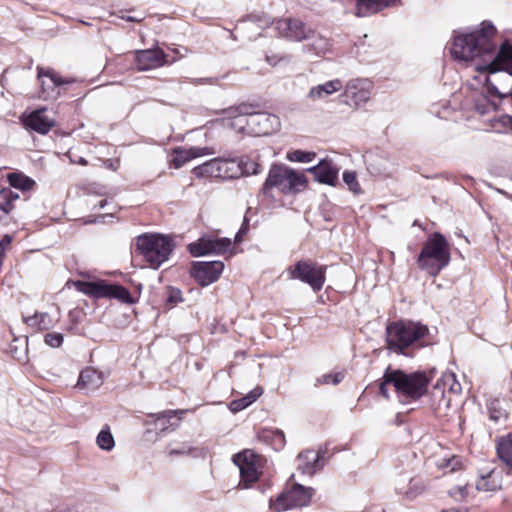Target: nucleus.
<instances>
[{
  "label": "nucleus",
  "instance_id": "f257e3e1",
  "mask_svg": "<svg viewBox=\"0 0 512 512\" xmlns=\"http://www.w3.org/2000/svg\"><path fill=\"white\" fill-rule=\"evenodd\" d=\"M495 35L496 29L489 22L471 32H458L453 37L451 54L459 62H475L480 72L504 71L512 76V45L505 41L497 50Z\"/></svg>",
  "mask_w": 512,
  "mask_h": 512
},
{
  "label": "nucleus",
  "instance_id": "f03ea898",
  "mask_svg": "<svg viewBox=\"0 0 512 512\" xmlns=\"http://www.w3.org/2000/svg\"><path fill=\"white\" fill-rule=\"evenodd\" d=\"M433 372L432 370L429 374L422 371L405 373L402 370L388 367L383 375V381L379 385V392L383 397L389 398L388 385H392L398 401L402 404H411L427 392Z\"/></svg>",
  "mask_w": 512,
  "mask_h": 512
},
{
  "label": "nucleus",
  "instance_id": "7ed1b4c3",
  "mask_svg": "<svg viewBox=\"0 0 512 512\" xmlns=\"http://www.w3.org/2000/svg\"><path fill=\"white\" fill-rule=\"evenodd\" d=\"M429 334L426 325L413 321H395L386 326L387 348L397 354L405 355V350Z\"/></svg>",
  "mask_w": 512,
  "mask_h": 512
},
{
  "label": "nucleus",
  "instance_id": "20e7f679",
  "mask_svg": "<svg viewBox=\"0 0 512 512\" xmlns=\"http://www.w3.org/2000/svg\"><path fill=\"white\" fill-rule=\"evenodd\" d=\"M451 260L450 246L446 238L439 232L433 233L424 243L417 262L420 269L431 276H437Z\"/></svg>",
  "mask_w": 512,
  "mask_h": 512
},
{
  "label": "nucleus",
  "instance_id": "39448f33",
  "mask_svg": "<svg viewBox=\"0 0 512 512\" xmlns=\"http://www.w3.org/2000/svg\"><path fill=\"white\" fill-rule=\"evenodd\" d=\"M307 178L302 172H298L285 165L273 164L263 184L262 192L269 196L273 189L282 194H296L304 190Z\"/></svg>",
  "mask_w": 512,
  "mask_h": 512
},
{
  "label": "nucleus",
  "instance_id": "423d86ee",
  "mask_svg": "<svg viewBox=\"0 0 512 512\" xmlns=\"http://www.w3.org/2000/svg\"><path fill=\"white\" fill-rule=\"evenodd\" d=\"M136 246L144 260L154 269L167 261L172 252L171 239L158 234L138 236Z\"/></svg>",
  "mask_w": 512,
  "mask_h": 512
},
{
  "label": "nucleus",
  "instance_id": "0eeeda50",
  "mask_svg": "<svg viewBox=\"0 0 512 512\" xmlns=\"http://www.w3.org/2000/svg\"><path fill=\"white\" fill-rule=\"evenodd\" d=\"M462 386L454 373H445L437 380L431 391V407L436 412L447 411L452 406L453 398H459Z\"/></svg>",
  "mask_w": 512,
  "mask_h": 512
},
{
  "label": "nucleus",
  "instance_id": "6e6552de",
  "mask_svg": "<svg viewBox=\"0 0 512 512\" xmlns=\"http://www.w3.org/2000/svg\"><path fill=\"white\" fill-rule=\"evenodd\" d=\"M315 490L294 483L290 488L283 491L275 500L270 499L269 508L273 512H283L289 509L307 506Z\"/></svg>",
  "mask_w": 512,
  "mask_h": 512
},
{
  "label": "nucleus",
  "instance_id": "1a4fd4ad",
  "mask_svg": "<svg viewBox=\"0 0 512 512\" xmlns=\"http://www.w3.org/2000/svg\"><path fill=\"white\" fill-rule=\"evenodd\" d=\"M325 265H318L311 260H301L287 269L289 279H298L308 284L315 292L320 291L326 280Z\"/></svg>",
  "mask_w": 512,
  "mask_h": 512
},
{
  "label": "nucleus",
  "instance_id": "9d476101",
  "mask_svg": "<svg viewBox=\"0 0 512 512\" xmlns=\"http://www.w3.org/2000/svg\"><path fill=\"white\" fill-rule=\"evenodd\" d=\"M75 287L78 291L96 298L108 297L124 303L132 302L130 292L120 285L108 284L104 281H77Z\"/></svg>",
  "mask_w": 512,
  "mask_h": 512
},
{
  "label": "nucleus",
  "instance_id": "9b49d317",
  "mask_svg": "<svg viewBox=\"0 0 512 512\" xmlns=\"http://www.w3.org/2000/svg\"><path fill=\"white\" fill-rule=\"evenodd\" d=\"M240 165L234 160L214 158L193 169L197 177H215L230 179L237 177L240 172Z\"/></svg>",
  "mask_w": 512,
  "mask_h": 512
},
{
  "label": "nucleus",
  "instance_id": "f8f14e48",
  "mask_svg": "<svg viewBox=\"0 0 512 512\" xmlns=\"http://www.w3.org/2000/svg\"><path fill=\"white\" fill-rule=\"evenodd\" d=\"M232 247V240L227 237H218L214 234H206L197 241L188 245V251L193 257H201L209 254L222 255Z\"/></svg>",
  "mask_w": 512,
  "mask_h": 512
},
{
  "label": "nucleus",
  "instance_id": "ddd939ff",
  "mask_svg": "<svg viewBox=\"0 0 512 512\" xmlns=\"http://www.w3.org/2000/svg\"><path fill=\"white\" fill-rule=\"evenodd\" d=\"M234 464L240 471V483L244 488H248L249 484L258 480L259 456L252 450H244L233 456Z\"/></svg>",
  "mask_w": 512,
  "mask_h": 512
},
{
  "label": "nucleus",
  "instance_id": "4468645a",
  "mask_svg": "<svg viewBox=\"0 0 512 512\" xmlns=\"http://www.w3.org/2000/svg\"><path fill=\"white\" fill-rule=\"evenodd\" d=\"M279 128L280 120L276 115L267 112L256 111V106L252 105V111L248 119V135H268L279 130Z\"/></svg>",
  "mask_w": 512,
  "mask_h": 512
},
{
  "label": "nucleus",
  "instance_id": "2eb2a0df",
  "mask_svg": "<svg viewBox=\"0 0 512 512\" xmlns=\"http://www.w3.org/2000/svg\"><path fill=\"white\" fill-rule=\"evenodd\" d=\"M224 270L222 261L193 262L191 276L201 286H208L216 282Z\"/></svg>",
  "mask_w": 512,
  "mask_h": 512
},
{
  "label": "nucleus",
  "instance_id": "dca6fc26",
  "mask_svg": "<svg viewBox=\"0 0 512 512\" xmlns=\"http://www.w3.org/2000/svg\"><path fill=\"white\" fill-rule=\"evenodd\" d=\"M252 111V104L241 103L222 111L225 125L238 133L247 134L248 119Z\"/></svg>",
  "mask_w": 512,
  "mask_h": 512
},
{
  "label": "nucleus",
  "instance_id": "f3484780",
  "mask_svg": "<svg viewBox=\"0 0 512 512\" xmlns=\"http://www.w3.org/2000/svg\"><path fill=\"white\" fill-rule=\"evenodd\" d=\"M369 82L361 79L350 80L344 89L343 97L344 102L348 105H353L355 108L365 104L371 96L369 90Z\"/></svg>",
  "mask_w": 512,
  "mask_h": 512
},
{
  "label": "nucleus",
  "instance_id": "a211bd4d",
  "mask_svg": "<svg viewBox=\"0 0 512 512\" xmlns=\"http://www.w3.org/2000/svg\"><path fill=\"white\" fill-rule=\"evenodd\" d=\"M276 29L281 36L293 41H302L309 38L312 34V30L305 23L293 18L278 20Z\"/></svg>",
  "mask_w": 512,
  "mask_h": 512
},
{
  "label": "nucleus",
  "instance_id": "6ab92c4d",
  "mask_svg": "<svg viewBox=\"0 0 512 512\" xmlns=\"http://www.w3.org/2000/svg\"><path fill=\"white\" fill-rule=\"evenodd\" d=\"M38 79L41 81V97L44 100L56 99L59 96V86L68 84L70 81L58 77L53 70L38 67Z\"/></svg>",
  "mask_w": 512,
  "mask_h": 512
},
{
  "label": "nucleus",
  "instance_id": "aec40b11",
  "mask_svg": "<svg viewBox=\"0 0 512 512\" xmlns=\"http://www.w3.org/2000/svg\"><path fill=\"white\" fill-rule=\"evenodd\" d=\"M167 55L160 48L137 50L135 62L139 71H148L163 66Z\"/></svg>",
  "mask_w": 512,
  "mask_h": 512
},
{
  "label": "nucleus",
  "instance_id": "412c9836",
  "mask_svg": "<svg viewBox=\"0 0 512 512\" xmlns=\"http://www.w3.org/2000/svg\"><path fill=\"white\" fill-rule=\"evenodd\" d=\"M46 111L47 109L42 107L23 115L24 126L39 134H47L55 126V119L46 115Z\"/></svg>",
  "mask_w": 512,
  "mask_h": 512
},
{
  "label": "nucleus",
  "instance_id": "4be33fe9",
  "mask_svg": "<svg viewBox=\"0 0 512 512\" xmlns=\"http://www.w3.org/2000/svg\"><path fill=\"white\" fill-rule=\"evenodd\" d=\"M327 447L320 448L317 452L313 450H306L298 455V470L302 474H306L312 476L316 471L323 468V463L321 462L325 455L327 454Z\"/></svg>",
  "mask_w": 512,
  "mask_h": 512
},
{
  "label": "nucleus",
  "instance_id": "5701e85b",
  "mask_svg": "<svg viewBox=\"0 0 512 512\" xmlns=\"http://www.w3.org/2000/svg\"><path fill=\"white\" fill-rule=\"evenodd\" d=\"M315 180L322 184L335 186L338 181L339 168L329 160H321L317 165L307 169Z\"/></svg>",
  "mask_w": 512,
  "mask_h": 512
},
{
  "label": "nucleus",
  "instance_id": "b1692460",
  "mask_svg": "<svg viewBox=\"0 0 512 512\" xmlns=\"http://www.w3.org/2000/svg\"><path fill=\"white\" fill-rule=\"evenodd\" d=\"M395 490L406 499L413 500L424 492L425 485L421 479L402 475L395 480Z\"/></svg>",
  "mask_w": 512,
  "mask_h": 512
},
{
  "label": "nucleus",
  "instance_id": "393cba45",
  "mask_svg": "<svg viewBox=\"0 0 512 512\" xmlns=\"http://www.w3.org/2000/svg\"><path fill=\"white\" fill-rule=\"evenodd\" d=\"M400 4L401 0H357L355 14L358 17H367L385 8Z\"/></svg>",
  "mask_w": 512,
  "mask_h": 512
},
{
  "label": "nucleus",
  "instance_id": "a878e982",
  "mask_svg": "<svg viewBox=\"0 0 512 512\" xmlns=\"http://www.w3.org/2000/svg\"><path fill=\"white\" fill-rule=\"evenodd\" d=\"M342 89V82L339 79L330 80L323 84L311 87L307 98L313 102L324 100L333 93Z\"/></svg>",
  "mask_w": 512,
  "mask_h": 512
},
{
  "label": "nucleus",
  "instance_id": "bb28decb",
  "mask_svg": "<svg viewBox=\"0 0 512 512\" xmlns=\"http://www.w3.org/2000/svg\"><path fill=\"white\" fill-rule=\"evenodd\" d=\"M102 384L103 378L101 373L93 368H86L80 373L77 387L88 394L96 391Z\"/></svg>",
  "mask_w": 512,
  "mask_h": 512
},
{
  "label": "nucleus",
  "instance_id": "cd10ccee",
  "mask_svg": "<svg viewBox=\"0 0 512 512\" xmlns=\"http://www.w3.org/2000/svg\"><path fill=\"white\" fill-rule=\"evenodd\" d=\"M496 451L505 466L507 474L512 475V433L499 438Z\"/></svg>",
  "mask_w": 512,
  "mask_h": 512
},
{
  "label": "nucleus",
  "instance_id": "c85d7f7f",
  "mask_svg": "<svg viewBox=\"0 0 512 512\" xmlns=\"http://www.w3.org/2000/svg\"><path fill=\"white\" fill-rule=\"evenodd\" d=\"M212 152L208 147H191L189 149H175V157L173 159V164L176 168L181 167L186 162H188L191 159L211 154Z\"/></svg>",
  "mask_w": 512,
  "mask_h": 512
},
{
  "label": "nucleus",
  "instance_id": "c756f323",
  "mask_svg": "<svg viewBox=\"0 0 512 512\" xmlns=\"http://www.w3.org/2000/svg\"><path fill=\"white\" fill-rule=\"evenodd\" d=\"M23 321L28 327L37 331L48 330L53 326L52 318L46 312H36L32 316H24Z\"/></svg>",
  "mask_w": 512,
  "mask_h": 512
},
{
  "label": "nucleus",
  "instance_id": "7c9ffc66",
  "mask_svg": "<svg viewBox=\"0 0 512 512\" xmlns=\"http://www.w3.org/2000/svg\"><path fill=\"white\" fill-rule=\"evenodd\" d=\"M181 418H153V421L149 423L152 428L147 429V433L155 431L157 435H166L173 431L178 426Z\"/></svg>",
  "mask_w": 512,
  "mask_h": 512
},
{
  "label": "nucleus",
  "instance_id": "2f4dec72",
  "mask_svg": "<svg viewBox=\"0 0 512 512\" xmlns=\"http://www.w3.org/2000/svg\"><path fill=\"white\" fill-rule=\"evenodd\" d=\"M263 393V389L260 386L255 387L251 390L246 396H243L240 399L233 400L229 404V409L232 413H237L244 408L248 407L250 404L256 401L258 397H260Z\"/></svg>",
  "mask_w": 512,
  "mask_h": 512
},
{
  "label": "nucleus",
  "instance_id": "473e14b6",
  "mask_svg": "<svg viewBox=\"0 0 512 512\" xmlns=\"http://www.w3.org/2000/svg\"><path fill=\"white\" fill-rule=\"evenodd\" d=\"M435 464L440 469L448 470L449 472H455L463 469L464 460L461 456L450 455L449 453L444 452L442 457L435 461Z\"/></svg>",
  "mask_w": 512,
  "mask_h": 512
},
{
  "label": "nucleus",
  "instance_id": "72a5a7b5",
  "mask_svg": "<svg viewBox=\"0 0 512 512\" xmlns=\"http://www.w3.org/2000/svg\"><path fill=\"white\" fill-rule=\"evenodd\" d=\"M7 181L11 187L22 191L31 190L35 185V181L33 179L29 178L23 173L17 172L9 173L7 175Z\"/></svg>",
  "mask_w": 512,
  "mask_h": 512
},
{
  "label": "nucleus",
  "instance_id": "f704fd0d",
  "mask_svg": "<svg viewBox=\"0 0 512 512\" xmlns=\"http://www.w3.org/2000/svg\"><path fill=\"white\" fill-rule=\"evenodd\" d=\"M96 444L104 451H111L115 446V440L111 433L110 426L104 425L96 437Z\"/></svg>",
  "mask_w": 512,
  "mask_h": 512
},
{
  "label": "nucleus",
  "instance_id": "c9c22d12",
  "mask_svg": "<svg viewBox=\"0 0 512 512\" xmlns=\"http://www.w3.org/2000/svg\"><path fill=\"white\" fill-rule=\"evenodd\" d=\"M316 154L314 152L294 150L287 153V159L292 162L308 163L314 160Z\"/></svg>",
  "mask_w": 512,
  "mask_h": 512
},
{
  "label": "nucleus",
  "instance_id": "e433bc0d",
  "mask_svg": "<svg viewBox=\"0 0 512 512\" xmlns=\"http://www.w3.org/2000/svg\"><path fill=\"white\" fill-rule=\"evenodd\" d=\"M343 378H344V375L341 372H337L334 374H332V373L324 374L315 379L314 386L317 387L320 385H328V384L337 385L343 380Z\"/></svg>",
  "mask_w": 512,
  "mask_h": 512
},
{
  "label": "nucleus",
  "instance_id": "4c0bfd02",
  "mask_svg": "<svg viewBox=\"0 0 512 512\" xmlns=\"http://www.w3.org/2000/svg\"><path fill=\"white\" fill-rule=\"evenodd\" d=\"M11 196L10 189H3L0 191V219L11 211Z\"/></svg>",
  "mask_w": 512,
  "mask_h": 512
},
{
  "label": "nucleus",
  "instance_id": "58836bf2",
  "mask_svg": "<svg viewBox=\"0 0 512 512\" xmlns=\"http://www.w3.org/2000/svg\"><path fill=\"white\" fill-rule=\"evenodd\" d=\"M343 181L352 192L358 193L360 191V185L357 182L355 172L345 171L343 173Z\"/></svg>",
  "mask_w": 512,
  "mask_h": 512
},
{
  "label": "nucleus",
  "instance_id": "ea45409f",
  "mask_svg": "<svg viewBox=\"0 0 512 512\" xmlns=\"http://www.w3.org/2000/svg\"><path fill=\"white\" fill-rule=\"evenodd\" d=\"M44 342L52 348H58L63 343V335L61 333H47Z\"/></svg>",
  "mask_w": 512,
  "mask_h": 512
},
{
  "label": "nucleus",
  "instance_id": "a19ab883",
  "mask_svg": "<svg viewBox=\"0 0 512 512\" xmlns=\"http://www.w3.org/2000/svg\"><path fill=\"white\" fill-rule=\"evenodd\" d=\"M449 495L456 501H463L468 495L467 485H459L450 489Z\"/></svg>",
  "mask_w": 512,
  "mask_h": 512
},
{
  "label": "nucleus",
  "instance_id": "79ce46f5",
  "mask_svg": "<svg viewBox=\"0 0 512 512\" xmlns=\"http://www.w3.org/2000/svg\"><path fill=\"white\" fill-rule=\"evenodd\" d=\"M493 127L497 130H500L501 128L507 129L512 127V116L510 115H502L498 118H495L493 120Z\"/></svg>",
  "mask_w": 512,
  "mask_h": 512
},
{
  "label": "nucleus",
  "instance_id": "37998d69",
  "mask_svg": "<svg viewBox=\"0 0 512 512\" xmlns=\"http://www.w3.org/2000/svg\"><path fill=\"white\" fill-rule=\"evenodd\" d=\"M13 241V237L9 234H6L0 240V266L3 263V259L5 257L6 252L10 249Z\"/></svg>",
  "mask_w": 512,
  "mask_h": 512
},
{
  "label": "nucleus",
  "instance_id": "c03bdc74",
  "mask_svg": "<svg viewBox=\"0 0 512 512\" xmlns=\"http://www.w3.org/2000/svg\"><path fill=\"white\" fill-rule=\"evenodd\" d=\"M487 92L488 94L490 95H494V96H497L499 98H506V97H510V92H506V93H502L498 90L497 86L490 80L488 79L487 80Z\"/></svg>",
  "mask_w": 512,
  "mask_h": 512
},
{
  "label": "nucleus",
  "instance_id": "a18cd8bd",
  "mask_svg": "<svg viewBox=\"0 0 512 512\" xmlns=\"http://www.w3.org/2000/svg\"><path fill=\"white\" fill-rule=\"evenodd\" d=\"M278 431L279 430L264 429L259 433V439H261L271 445L273 437L276 436V433H278Z\"/></svg>",
  "mask_w": 512,
  "mask_h": 512
},
{
  "label": "nucleus",
  "instance_id": "49530a36",
  "mask_svg": "<svg viewBox=\"0 0 512 512\" xmlns=\"http://www.w3.org/2000/svg\"><path fill=\"white\" fill-rule=\"evenodd\" d=\"M285 444V436L284 433L279 430L278 433H276V436L273 437V440L271 442V445L274 449H281Z\"/></svg>",
  "mask_w": 512,
  "mask_h": 512
},
{
  "label": "nucleus",
  "instance_id": "de8ad7c7",
  "mask_svg": "<svg viewBox=\"0 0 512 512\" xmlns=\"http://www.w3.org/2000/svg\"><path fill=\"white\" fill-rule=\"evenodd\" d=\"M191 452H192V449L190 447H182L179 449H175V448L169 449L167 454L169 457H174V456H186V455H189Z\"/></svg>",
  "mask_w": 512,
  "mask_h": 512
},
{
  "label": "nucleus",
  "instance_id": "09e8293b",
  "mask_svg": "<svg viewBox=\"0 0 512 512\" xmlns=\"http://www.w3.org/2000/svg\"><path fill=\"white\" fill-rule=\"evenodd\" d=\"M181 301V291L179 289H171L167 297V302L171 304H176Z\"/></svg>",
  "mask_w": 512,
  "mask_h": 512
},
{
  "label": "nucleus",
  "instance_id": "8fccbe9b",
  "mask_svg": "<svg viewBox=\"0 0 512 512\" xmlns=\"http://www.w3.org/2000/svg\"><path fill=\"white\" fill-rule=\"evenodd\" d=\"M259 168V164L251 162L249 165H245L244 171L248 174H257L259 172Z\"/></svg>",
  "mask_w": 512,
  "mask_h": 512
},
{
  "label": "nucleus",
  "instance_id": "3c124183",
  "mask_svg": "<svg viewBox=\"0 0 512 512\" xmlns=\"http://www.w3.org/2000/svg\"><path fill=\"white\" fill-rule=\"evenodd\" d=\"M193 84H206V83H212L211 78H198L192 80Z\"/></svg>",
  "mask_w": 512,
  "mask_h": 512
},
{
  "label": "nucleus",
  "instance_id": "603ef678",
  "mask_svg": "<svg viewBox=\"0 0 512 512\" xmlns=\"http://www.w3.org/2000/svg\"><path fill=\"white\" fill-rule=\"evenodd\" d=\"M266 60L269 64L276 65L281 60V58H277L276 56H267Z\"/></svg>",
  "mask_w": 512,
  "mask_h": 512
},
{
  "label": "nucleus",
  "instance_id": "864d4df0",
  "mask_svg": "<svg viewBox=\"0 0 512 512\" xmlns=\"http://www.w3.org/2000/svg\"><path fill=\"white\" fill-rule=\"evenodd\" d=\"M477 488L480 489V490H489V488L486 487V483L485 482L479 483L477 485Z\"/></svg>",
  "mask_w": 512,
  "mask_h": 512
},
{
  "label": "nucleus",
  "instance_id": "5fc2aeb1",
  "mask_svg": "<svg viewBox=\"0 0 512 512\" xmlns=\"http://www.w3.org/2000/svg\"><path fill=\"white\" fill-rule=\"evenodd\" d=\"M107 204V200H100L98 203L99 209H103Z\"/></svg>",
  "mask_w": 512,
  "mask_h": 512
},
{
  "label": "nucleus",
  "instance_id": "6e6d98bb",
  "mask_svg": "<svg viewBox=\"0 0 512 512\" xmlns=\"http://www.w3.org/2000/svg\"><path fill=\"white\" fill-rule=\"evenodd\" d=\"M148 416L154 417V416H167L165 413H150Z\"/></svg>",
  "mask_w": 512,
  "mask_h": 512
},
{
  "label": "nucleus",
  "instance_id": "4d7b16f0",
  "mask_svg": "<svg viewBox=\"0 0 512 512\" xmlns=\"http://www.w3.org/2000/svg\"><path fill=\"white\" fill-rule=\"evenodd\" d=\"M16 425H19L20 428L22 429H27L28 431H30V428H28L25 424H22V423H16Z\"/></svg>",
  "mask_w": 512,
  "mask_h": 512
},
{
  "label": "nucleus",
  "instance_id": "13d9d810",
  "mask_svg": "<svg viewBox=\"0 0 512 512\" xmlns=\"http://www.w3.org/2000/svg\"><path fill=\"white\" fill-rule=\"evenodd\" d=\"M18 197H19V196H18V194H15V193H13V192H12V196H11V203H12L14 200L18 199Z\"/></svg>",
  "mask_w": 512,
  "mask_h": 512
},
{
  "label": "nucleus",
  "instance_id": "bf43d9fd",
  "mask_svg": "<svg viewBox=\"0 0 512 512\" xmlns=\"http://www.w3.org/2000/svg\"><path fill=\"white\" fill-rule=\"evenodd\" d=\"M477 110L481 113V114H484L485 113V110L481 107V106H477Z\"/></svg>",
  "mask_w": 512,
  "mask_h": 512
},
{
  "label": "nucleus",
  "instance_id": "052dcab7",
  "mask_svg": "<svg viewBox=\"0 0 512 512\" xmlns=\"http://www.w3.org/2000/svg\"><path fill=\"white\" fill-rule=\"evenodd\" d=\"M79 163H80V164H82V165H86V164H87V161H86L85 159L81 158V159L79 160Z\"/></svg>",
  "mask_w": 512,
  "mask_h": 512
},
{
  "label": "nucleus",
  "instance_id": "680f3d73",
  "mask_svg": "<svg viewBox=\"0 0 512 512\" xmlns=\"http://www.w3.org/2000/svg\"><path fill=\"white\" fill-rule=\"evenodd\" d=\"M241 230L237 233V235L235 236V240L238 241L239 240V234H240Z\"/></svg>",
  "mask_w": 512,
  "mask_h": 512
},
{
  "label": "nucleus",
  "instance_id": "e2e57ef3",
  "mask_svg": "<svg viewBox=\"0 0 512 512\" xmlns=\"http://www.w3.org/2000/svg\"><path fill=\"white\" fill-rule=\"evenodd\" d=\"M128 21H135V19L133 17H127L126 18Z\"/></svg>",
  "mask_w": 512,
  "mask_h": 512
},
{
  "label": "nucleus",
  "instance_id": "0e129e2a",
  "mask_svg": "<svg viewBox=\"0 0 512 512\" xmlns=\"http://www.w3.org/2000/svg\"><path fill=\"white\" fill-rule=\"evenodd\" d=\"M25 420H26L27 422H30V421H31V418H25Z\"/></svg>",
  "mask_w": 512,
  "mask_h": 512
},
{
  "label": "nucleus",
  "instance_id": "69168bd1",
  "mask_svg": "<svg viewBox=\"0 0 512 512\" xmlns=\"http://www.w3.org/2000/svg\"><path fill=\"white\" fill-rule=\"evenodd\" d=\"M395 424H396V425H400V424H401V422L397 420Z\"/></svg>",
  "mask_w": 512,
  "mask_h": 512
}]
</instances>
